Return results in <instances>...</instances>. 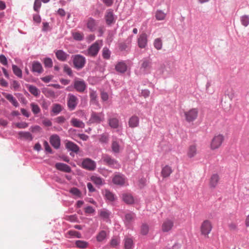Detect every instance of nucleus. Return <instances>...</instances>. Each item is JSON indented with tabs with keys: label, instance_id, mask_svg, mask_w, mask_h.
<instances>
[{
	"label": "nucleus",
	"instance_id": "obj_25",
	"mask_svg": "<svg viewBox=\"0 0 249 249\" xmlns=\"http://www.w3.org/2000/svg\"><path fill=\"white\" fill-rule=\"evenodd\" d=\"M139 124V118L136 116H132L128 122L129 126L131 127H136Z\"/></svg>",
	"mask_w": 249,
	"mask_h": 249
},
{
	"label": "nucleus",
	"instance_id": "obj_30",
	"mask_svg": "<svg viewBox=\"0 0 249 249\" xmlns=\"http://www.w3.org/2000/svg\"><path fill=\"white\" fill-rule=\"evenodd\" d=\"M90 180L96 185H102L104 183V180L103 178L96 176H91Z\"/></svg>",
	"mask_w": 249,
	"mask_h": 249
},
{
	"label": "nucleus",
	"instance_id": "obj_55",
	"mask_svg": "<svg viewBox=\"0 0 249 249\" xmlns=\"http://www.w3.org/2000/svg\"><path fill=\"white\" fill-rule=\"evenodd\" d=\"M68 234L71 236H75L77 238H81V234L75 231H70L68 232Z\"/></svg>",
	"mask_w": 249,
	"mask_h": 249
},
{
	"label": "nucleus",
	"instance_id": "obj_50",
	"mask_svg": "<svg viewBox=\"0 0 249 249\" xmlns=\"http://www.w3.org/2000/svg\"><path fill=\"white\" fill-rule=\"evenodd\" d=\"M100 216L104 219H107L109 216V213L106 210H101L99 211Z\"/></svg>",
	"mask_w": 249,
	"mask_h": 249
},
{
	"label": "nucleus",
	"instance_id": "obj_36",
	"mask_svg": "<svg viewBox=\"0 0 249 249\" xmlns=\"http://www.w3.org/2000/svg\"><path fill=\"white\" fill-rule=\"evenodd\" d=\"M133 246V241L130 238H125L124 239V248L125 249H131Z\"/></svg>",
	"mask_w": 249,
	"mask_h": 249
},
{
	"label": "nucleus",
	"instance_id": "obj_11",
	"mask_svg": "<svg viewBox=\"0 0 249 249\" xmlns=\"http://www.w3.org/2000/svg\"><path fill=\"white\" fill-rule=\"evenodd\" d=\"M138 44L139 47L141 48H144L147 44V35L145 33L141 34L138 38Z\"/></svg>",
	"mask_w": 249,
	"mask_h": 249
},
{
	"label": "nucleus",
	"instance_id": "obj_32",
	"mask_svg": "<svg viewBox=\"0 0 249 249\" xmlns=\"http://www.w3.org/2000/svg\"><path fill=\"white\" fill-rule=\"evenodd\" d=\"M123 199L127 204H132L134 202V198L131 195L124 194L123 195Z\"/></svg>",
	"mask_w": 249,
	"mask_h": 249
},
{
	"label": "nucleus",
	"instance_id": "obj_1",
	"mask_svg": "<svg viewBox=\"0 0 249 249\" xmlns=\"http://www.w3.org/2000/svg\"><path fill=\"white\" fill-rule=\"evenodd\" d=\"M102 46L103 41L102 40H98L96 41L89 47L86 51L85 54L90 57H96Z\"/></svg>",
	"mask_w": 249,
	"mask_h": 249
},
{
	"label": "nucleus",
	"instance_id": "obj_22",
	"mask_svg": "<svg viewBox=\"0 0 249 249\" xmlns=\"http://www.w3.org/2000/svg\"><path fill=\"white\" fill-rule=\"evenodd\" d=\"M66 147L70 151L77 153L79 151L78 146L74 142L68 141L66 143Z\"/></svg>",
	"mask_w": 249,
	"mask_h": 249
},
{
	"label": "nucleus",
	"instance_id": "obj_53",
	"mask_svg": "<svg viewBox=\"0 0 249 249\" xmlns=\"http://www.w3.org/2000/svg\"><path fill=\"white\" fill-rule=\"evenodd\" d=\"M83 34L80 33L76 32L73 34V38L76 40H81L83 38Z\"/></svg>",
	"mask_w": 249,
	"mask_h": 249
},
{
	"label": "nucleus",
	"instance_id": "obj_18",
	"mask_svg": "<svg viewBox=\"0 0 249 249\" xmlns=\"http://www.w3.org/2000/svg\"><path fill=\"white\" fill-rule=\"evenodd\" d=\"M55 166L57 169L66 173H70L71 171L70 167L63 163H56Z\"/></svg>",
	"mask_w": 249,
	"mask_h": 249
},
{
	"label": "nucleus",
	"instance_id": "obj_33",
	"mask_svg": "<svg viewBox=\"0 0 249 249\" xmlns=\"http://www.w3.org/2000/svg\"><path fill=\"white\" fill-rule=\"evenodd\" d=\"M111 148L113 152L119 153L121 150V146L117 141L113 140L111 144Z\"/></svg>",
	"mask_w": 249,
	"mask_h": 249
},
{
	"label": "nucleus",
	"instance_id": "obj_42",
	"mask_svg": "<svg viewBox=\"0 0 249 249\" xmlns=\"http://www.w3.org/2000/svg\"><path fill=\"white\" fill-rule=\"evenodd\" d=\"M154 45L156 49L158 50L161 49L162 47V42L160 38H156L154 42Z\"/></svg>",
	"mask_w": 249,
	"mask_h": 249
},
{
	"label": "nucleus",
	"instance_id": "obj_37",
	"mask_svg": "<svg viewBox=\"0 0 249 249\" xmlns=\"http://www.w3.org/2000/svg\"><path fill=\"white\" fill-rule=\"evenodd\" d=\"M166 14L161 10H158L156 12L155 17L158 20H162L165 18Z\"/></svg>",
	"mask_w": 249,
	"mask_h": 249
},
{
	"label": "nucleus",
	"instance_id": "obj_14",
	"mask_svg": "<svg viewBox=\"0 0 249 249\" xmlns=\"http://www.w3.org/2000/svg\"><path fill=\"white\" fill-rule=\"evenodd\" d=\"M219 179V176L217 174L212 175L209 181L210 187L212 189L215 188L218 185Z\"/></svg>",
	"mask_w": 249,
	"mask_h": 249
},
{
	"label": "nucleus",
	"instance_id": "obj_63",
	"mask_svg": "<svg viewBox=\"0 0 249 249\" xmlns=\"http://www.w3.org/2000/svg\"><path fill=\"white\" fill-rule=\"evenodd\" d=\"M229 230L230 231H236L237 229V225L233 222H231L228 225Z\"/></svg>",
	"mask_w": 249,
	"mask_h": 249
},
{
	"label": "nucleus",
	"instance_id": "obj_52",
	"mask_svg": "<svg viewBox=\"0 0 249 249\" xmlns=\"http://www.w3.org/2000/svg\"><path fill=\"white\" fill-rule=\"evenodd\" d=\"M44 63L46 67L51 68L53 66V61L50 58H46L44 59Z\"/></svg>",
	"mask_w": 249,
	"mask_h": 249
},
{
	"label": "nucleus",
	"instance_id": "obj_49",
	"mask_svg": "<svg viewBox=\"0 0 249 249\" xmlns=\"http://www.w3.org/2000/svg\"><path fill=\"white\" fill-rule=\"evenodd\" d=\"M15 126L19 129L25 128L28 126V124L26 122L17 123L15 124Z\"/></svg>",
	"mask_w": 249,
	"mask_h": 249
},
{
	"label": "nucleus",
	"instance_id": "obj_2",
	"mask_svg": "<svg viewBox=\"0 0 249 249\" xmlns=\"http://www.w3.org/2000/svg\"><path fill=\"white\" fill-rule=\"evenodd\" d=\"M213 229V225L211 221L209 220H204L200 227V233L205 237L208 238L209 234L211 233Z\"/></svg>",
	"mask_w": 249,
	"mask_h": 249
},
{
	"label": "nucleus",
	"instance_id": "obj_45",
	"mask_svg": "<svg viewBox=\"0 0 249 249\" xmlns=\"http://www.w3.org/2000/svg\"><path fill=\"white\" fill-rule=\"evenodd\" d=\"M30 106L32 111L35 114H37L40 112V109L37 105L33 103L31 104Z\"/></svg>",
	"mask_w": 249,
	"mask_h": 249
},
{
	"label": "nucleus",
	"instance_id": "obj_46",
	"mask_svg": "<svg viewBox=\"0 0 249 249\" xmlns=\"http://www.w3.org/2000/svg\"><path fill=\"white\" fill-rule=\"evenodd\" d=\"M70 192L72 194L73 196H76V197H81V192L79 191V189H78L77 188H75V187H73L72 188L70 191Z\"/></svg>",
	"mask_w": 249,
	"mask_h": 249
},
{
	"label": "nucleus",
	"instance_id": "obj_56",
	"mask_svg": "<svg viewBox=\"0 0 249 249\" xmlns=\"http://www.w3.org/2000/svg\"><path fill=\"white\" fill-rule=\"evenodd\" d=\"M41 5V3L40 0H35L34 2V9L36 11H38Z\"/></svg>",
	"mask_w": 249,
	"mask_h": 249
},
{
	"label": "nucleus",
	"instance_id": "obj_16",
	"mask_svg": "<svg viewBox=\"0 0 249 249\" xmlns=\"http://www.w3.org/2000/svg\"><path fill=\"white\" fill-rule=\"evenodd\" d=\"M112 181L115 184L122 185L124 183L125 178L123 175L117 174L114 176Z\"/></svg>",
	"mask_w": 249,
	"mask_h": 249
},
{
	"label": "nucleus",
	"instance_id": "obj_5",
	"mask_svg": "<svg viewBox=\"0 0 249 249\" xmlns=\"http://www.w3.org/2000/svg\"><path fill=\"white\" fill-rule=\"evenodd\" d=\"M198 110L196 108H193L184 112L185 120L189 123L195 121L197 117Z\"/></svg>",
	"mask_w": 249,
	"mask_h": 249
},
{
	"label": "nucleus",
	"instance_id": "obj_47",
	"mask_svg": "<svg viewBox=\"0 0 249 249\" xmlns=\"http://www.w3.org/2000/svg\"><path fill=\"white\" fill-rule=\"evenodd\" d=\"M99 141L101 143H107L108 141V135L107 134H102L99 138Z\"/></svg>",
	"mask_w": 249,
	"mask_h": 249
},
{
	"label": "nucleus",
	"instance_id": "obj_19",
	"mask_svg": "<svg viewBox=\"0 0 249 249\" xmlns=\"http://www.w3.org/2000/svg\"><path fill=\"white\" fill-rule=\"evenodd\" d=\"M105 18L107 24L110 25L114 21V17L112 10H109L106 12Z\"/></svg>",
	"mask_w": 249,
	"mask_h": 249
},
{
	"label": "nucleus",
	"instance_id": "obj_26",
	"mask_svg": "<svg viewBox=\"0 0 249 249\" xmlns=\"http://www.w3.org/2000/svg\"><path fill=\"white\" fill-rule=\"evenodd\" d=\"M172 172L173 171L171 167L168 165H166L162 169L161 176L163 178L168 177L172 173Z\"/></svg>",
	"mask_w": 249,
	"mask_h": 249
},
{
	"label": "nucleus",
	"instance_id": "obj_6",
	"mask_svg": "<svg viewBox=\"0 0 249 249\" xmlns=\"http://www.w3.org/2000/svg\"><path fill=\"white\" fill-rule=\"evenodd\" d=\"M102 160L106 164L112 168L118 169L120 167L118 162L110 156L105 155L103 156Z\"/></svg>",
	"mask_w": 249,
	"mask_h": 249
},
{
	"label": "nucleus",
	"instance_id": "obj_17",
	"mask_svg": "<svg viewBox=\"0 0 249 249\" xmlns=\"http://www.w3.org/2000/svg\"><path fill=\"white\" fill-rule=\"evenodd\" d=\"M32 71L33 72L41 73L43 72V69L41 64L37 61H34L32 63Z\"/></svg>",
	"mask_w": 249,
	"mask_h": 249
},
{
	"label": "nucleus",
	"instance_id": "obj_24",
	"mask_svg": "<svg viewBox=\"0 0 249 249\" xmlns=\"http://www.w3.org/2000/svg\"><path fill=\"white\" fill-rule=\"evenodd\" d=\"M19 138L25 140L31 141L33 137L32 135L29 132L20 131L18 132Z\"/></svg>",
	"mask_w": 249,
	"mask_h": 249
},
{
	"label": "nucleus",
	"instance_id": "obj_9",
	"mask_svg": "<svg viewBox=\"0 0 249 249\" xmlns=\"http://www.w3.org/2000/svg\"><path fill=\"white\" fill-rule=\"evenodd\" d=\"M82 166L83 168L88 170H94L96 167V163L91 159L87 158L82 161Z\"/></svg>",
	"mask_w": 249,
	"mask_h": 249
},
{
	"label": "nucleus",
	"instance_id": "obj_40",
	"mask_svg": "<svg viewBox=\"0 0 249 249\" xmlns=\"http://www.w3.org/2000/svg\"><path fill=\"white\" fill-rule=\"evenodd\" d=\"M62 110L61 106L59 104H55L53 105L52 107V112L55 114L59 113Z\"/></svg>",
	"mask_w": 249,
	"mask_h": 249
},
{
	"label": "nucleus",
	"instance_id": "obj_54",
	"mask_svg": "<svg viewBox=\"0 0 249 249\" xmlns=\"http://www.w3.org/2000/svg\"><path fill=\"white\" fill-rule=\"evenodd\" d=\"M63 71L67 73L69 76H72V70L70 67H69L67 65H64L63 67Z\"/></svg>",
	"mask_w": 249,
	"mask_h": 249
},
{
	"label": "nucleus",
	"instance_id": "obj_20",
	"mask_svg": "<svg viewBox=\"0 0 249 249\" xmlns=\"http://www.w3.org/2000/svg\"><path fill=\"white\" fill-rule=\"evenodd\" d=\"M87 27L90 31L95 30L97 23L95 20L91 18H89L87 22Z\"/></svg>",
	"mask_w": 249,
	"mask_h": 249
},
{
	"label": "nucleus",
	"instance_id": "obj_7",
	"mask_svg": "<svg viewBox=\"0 0 249 249\" xmlns=\"http://www.w3.org/2000/svg\"><path fill=\"white\" fill-rule=\"evenodd\" d=\"M104 120V114L103 112H92L89 122L90 124H100Z\"/></svg>",
	"mask_w": 249,
	"mask_h": 249
},
{
	"label": "nucleus",
	"instance_id": "obj_62",
	"mask_svg": "<svg viewBox=\"0 0 249 249\" xmlns=\"http://www.w3.org/2000/svg\"><path fill=\"white\" fill-rule=\"evenodd\" d=\"M0 62L3 65H7V60L5 55H0Z\"/></svg>",
	"mask_w": 249,
	"mask_h": 249
},
{
	"label": "nucleus",
	"instance_id": "obj_58",
	"mask_svg": "<svg viewBox=\"0 0 249 249\" xmlns=\"http://www.w3.org/2000/svg\"><path fill=\"white\" fill-rule=\"evenodd\" d=\"M11 86L15 90H17L20 87V84L18 81L14 80L12 82Z\"/></svg>",
	"mask_w": 249,
	"mask_h": 249
},
{
	"label": "nucleus",
	"instance_id": "obj_35",
	"mask_svg": "<svg viewBox=\"0 0 249 249\" xmlns=\"http://www.w3.org/2000/svg\"><path fill=\"white\" fill-rule=\"evenodd\" d=\"M240 21L242 25L247 27L249 25V16L244 15L240 17Z\"/></svg>",
	"mask_w": 249,
	"mask_h": 249
},
{
	"label": "nucleus",
	"instance_id": "obj_28",
	"mask_svg": "<svg viewBox=\"0 0 249 249\" xmlns=\"http://www.w3.org/2000/svg\"><path fill=\"white\" fill-rule=\"evenodd\" d=\"M71 123L72 125L76 127L84 128L85 127L84 123L76 118L71 119Z\"/></svg>",
	"mask_w": 249,
	"mask_h": 249
},
{
	"label": "nucleus",
	"instance_id": "obj_57",
	"mask_svg": "<svg viewBox=\"0 0 249 249\" xmlns=\"http://www.w3.org/2000/svg\"><path fill=\"white\" fill-rule=\"evenodd\" d=\"M55 122L59 124H62L66 121V119L64 116L57 117L55 119Z\"/></svg>",
	"mask_w": 249,
	"mask_h": 249
},
{
	"label": "nucleus",
	"instance_id": "obj_39",
	"mask_svg": "<svg viewBox=\"0 0 249 249\" xmlns=\"http://www.w3.org/2000/svg\"><path fill=\"white\" fill-rule=\"evenodd\" d=\"M76 246L81 249H86L88 247V243L82 240H77L75 242Z\"/></svg>",
	"mask_w": 249,
	"mask_h": 249
},
{
	"label": "nucleus",
	"instance_id": "obj_44",
	"mask_svg": "<svg viewBox=\"0 0 249 249\" xmlns=\"http://www.w3.org/2000/svg\"><path fill=\"white\" fill-rule=\"evenodd\" d=\"M29 91L34 95L37 96L39 94V90L35 86H30L29 87Z\"/></svg>",
	"mask_w": 249,
	"mask_h": 249
},
{
	"label": "nucleus",
	"instance_id": "obj_51",
	"mask_svg": "<svg viewBox=\"0 0 249 249\" xmlns=\"http://www.w3.org/2000/svg\"><path fill=\"white\" fill-rule=\"evenodd\" d=\"M134 213H129L125 214V219L126 222L128 223H130L134 219Z\"/></svg>",
	"mask_w": 249,
	"mask_h": 249
},
{
	"label": "nucleus",
	"instance_id": "obj_38",
	"mask_svg": "<svg viewBox=\"0 0 249 249\" xmlns=\"http://www.w3.org/2000/svg\"><path fill=\"white\" fill-rule=\"evenodd\" d=\"M107 232L105 231H101L97 235L96 239L98 242H102L104 239H106L107 236Z\"/></svg>",
	"mask_w": 249,
	"mask_h": 249
},
{
	"label": "nucleus",
	"instance_id": "obj_61",
	"mask_svg": "<svg viewBox=\"0 0 249 249\" xmlns=\"http://www.w3.org/2000/svg\"><path fill=\"white\" fill-rule=\"evenodd\" d=\"M43 145H44L45 150L50 153H52V149L50 147L48 142L47 141L44 142Z\"/></svg>",
	"mask_w": 249,
	"mask_h": 249
},
{
	"label": "nucleus",
	"instance_id": "obj_8",
	"mask_svg": "<svg viewBox=\"0 0 249 249\" xmlns=\"http://www.w3.org/2000/svg\"><path fill=\"white\" fill-rule=\"evenodd\" d=\"M174 221L173 219L166 218L161 225V229L163 232H166L172 230L174 227Z\"/></svg>",
	"mask_w": 249,
	"mask_h": 249
},
{
	"label": "nucleus",
	"instance_id": "obj_4",
	"mask_svg": "<svg viewBox=\"0 0 249 249\" xmlns=\"http://www.w3.org/2000/svg\"><path fill=\"white\" fill-rule=\"evenodd\" d=\"M224 141L223 135L218 134L215 135L212 140L210 148L212 150H215L219 148Z\"/></svg>",
	"mask_w": 249,
	"mask_h": 249
},
{
	"label": "nucleus",
	"instance_id": "obj_21",
	"mask_svg": "<svg viewBox=\"0 0 249 249\" xmlns=\"http://www.w3.org/2000/svg\"><path fill=\"white\" fill-rule=\"evenodd\" d=\"M115 70L118 72L123 73H124L127 70V66L124 62H120L115 66Z\"/></svg>",
	"mask_w": 249,
	"mask_h": 249
},
{
	"label": "nucleus",
	"instance_id": "obj_31",
	"mask_svg": "<svg viewBox=\"0 0 249 249\" xmlns=\"http://www.w3.org/2000/svg\"><path fill=\"white\" fill-rule=\"evenodd\" d=\"M196 154V146L195 145H190L187 152L188 156L191 158Z\"/></svg>",
	"mask_w": 249,
	"mask_h": 249
},
{
	"label": "nucleus",
	"instance_id": "obj_48",
	"mask_svg": "<svg viewBox=\"0 0 249 249\" xmlns=\"http://www.w3.org/2000/svg\"><path fill=\"white\" fill-rule=\"evenodd\" d=\"M148 231H149L148 226L146 224H143L141 227V233L142 235H146L148 233Z\"/></svg>",
	"mask_w": 249,
	"mask_h": 249
},
{
	"label": "nucleus",
	"instance_id": "obj_60",
	"mask_svg": "<svg viewBox=\"0 0 249 249\" xmlns=\"http://www.w3.org/2000/svg\"><path fill=\"white\" fill-rule=\"evenodd\" d=\"M85 212L86 213L91 214L95 212V210L91 206H88L85 208Z\"/></svg>",
	"mask_w": 249,
	"mask_h": 249
},
{
	"label": "nucleus",
	"instance_id": "obj_59",
	"mask_svg": "<svg viewBox=\"0 0 249 249\" xmlns=\"http://www.w3.org/2000/svg\"><path fill=\"white\" fill-rule=\"evenodd\" d=\"M119 240L117 238H114L111 239L110 241V245L112 247H115L119 244Z\"/></svg>",
	"mask_w": 249,
	"mask_h": 249
},
{
	"label": "nucleus",
	"instance_id": "obj_23",
	"mask_svg": "<svg viewBox=\"0 0 249 249\" xmlns=\"http://www.w3.org/2000/svg\"><path fill=\"white\" fill-rule=\"evenodd\" d=\"M55 55L57 58L61 61H66L67 57L69 56V54H67L62 50H57L55 52Z\"/></svg>",
	"mask_w": 249,
	"mask_h": 249
},
{
	"label": "nucleus",
	"instance_id": "obj_27",
	"mask_svg": "<svg viewBox=\"0 0 249 249\" xmlns=\"http://www.w3.org/2000/svg\"><path fill=\"white\" fill-rule=\"evenodd\" d=\"M109 125L113 128H117L119 125V120L116 118H109L108 119Z\"/></svg>",
	"mask_w": 249,
	"mask_h": 249
},
{
	"label": "nucleus",
	"instance_id": "obj_15",
	"mask_svg": "<svg viewBox=\"0 0 249 249\" xmlns=\"http://www.w3.org/2000/svg\"><path fill=\"white\" fill-rule=\"evenodd\" d=\"M3 96L8 100L14 107H18L19 104L16 99L11 94L3 92L2 93Z\"/></svg>",
	"mask_w": 249,
	"mask_h": 249
},
{
	"label": "nucleus",
	"instance_id": "obj_41",
	"mask_svg": "<svg viewBox=\"0 0 249 249\" xmlns=\"http://www.w3.org/2000/svg\"><path fill=\"white\" fill-rule=\"evenodd\" d=\"M12 70L13 72L15 75L18 76L19 78L22 77V71L16 65H12Z\"/></svg>",
	"mask_w": 249,
	"mask_h": 249
},
{
	"label": "nucleus",
	"instance_id": "obj_13",
	"mask_svg": "<svg viewBox=\"0 0 249 249\" xmlns=\"http://www.w3.org/2000/svg\"><path fill=\"white\" fill-rule=\"evenodd\" d=\"M50 142L52 145L55 149H58L60 145V139L59 137L54 134L52 135L50 138Z\"/></svg>",
	"mask_w": 249,
	"mask_h": 249
},
{
	"label": "nucleus",
	"instance_id": "obj_64",
	"mask_svg": "<svg viewBox=\"0 0 249 249\" xmlns=\"http://www.w3.org/2000/svg\"><path fill=\"white\" fill-rule=\"evenodd\" d=\"M32 132H37L41 130V127L38 125L31 126L30 128Z\"/></svg>",
	"mask_w": 249,
	"mask_h": 249
},
{
	"label": "nucleus",
	"instance_id": "obj_43",
	"mask_svg": "<svg viewBox=\"0 0 249 249\" xmlns=\"http://www.w3.org/2000/svg\"><path fill=\"white\" fill-rule=\"evenodd\" d=\"M110 51L109 50V49L105 47L102 50V55L104 59H108L110 58Z\"/></svg>",
	"mask_w": 249,
	"mask_h": 249
},
{
	"label": "nucleus",
	"instance_id": "obj_12",
	"mask_svg": "<svg viewBox=\"0 0 249 249\" xmlns=\"http://www.w3.org/2000/svg\"><path fill=\"white\" fill-rule=\"evenodd\" d=\"M73 86L76 91L79 92H84L86 88V85L83 80H75Z\"/></svg>",
	"mask_w": 249,
	"mask_h": 249
},
{
	"label": "nucleus",
	"instance_id": "obj_29",
	"mask_svg": "<svg viewBox=\"0 0 249 249\" xmlns=\"http://www.w3.org/2000/svg\"><path fill=\"white\" fill-rule=\"evenodd\" d=\"M103 194L105 197H106V198L109 201H113L115 200V197L114 196V195L112 193L110 192L109 190H105L103 192Z\"/></svg>",
	"mask_w": 249,
	"mask_h": 249
},
{
	"label": "nucleus",
	"instance_id": "obj_3",
	"mask_svg": "<svg viewBox=\"0 0 249 249\" xmlns=\"http://www.w3.org/2000/svg\"><path fill=\"white\" fill-rule=\"evenodd\" d=\"M73 64L74 68L77 70L82 69L86 64V58L80 54H76L72 56Z\"/></svg>",
	"mask_w": 249,
	"mask_h": 249
},
{
	"label": "nucleus",
	"instance_id": "obj_10",
	"mask_svg": "<svg viewBox=\"0 0 249 249\" xmlns=\"http://www.w3.org/2000/svg\"><path fill=\"white\" fill-rule=\"evenodd\" d=\"M78 98L72 94H69L67 104L70 110H72L74 109L78 104Z\"/></svg>",
	"mask_w": 249,
	"mask_h": 249
},
{
	"label": "nucleus",
	"instance_id": "obj_34",
	"mask_svg": "<svg viewBox=\"0 0 249 249\" xmlns=\"http://www.w3.org/2000/svg\"><path fill=\"white\" fill-rule=\"evenodd\" d=\"M151 66V61L146 59H144L142 61L141 68L144 70H148L150 69Z\"/></svg>",
	"mask_w": 249,
	"mask_h": 249
}]
</instances>
